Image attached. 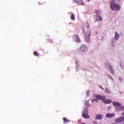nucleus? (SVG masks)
I'll return each instance as SVG.
<instances>
[{
    "instance_id": "f257e3e1",
    "label": "nucleus",
    "mask_w": 124,
    "mask_h": 124,
    "mask_svg": "<svg viewBox=\"0 0 124 124\" xmlns=\"http://www.w3.org/2000/svg\"><path fill=\"white\" fill-rule=\"evenodd\" d=\"M96 99L97 100H101L103 102V103H105V104H109V103L112 102L111 99H106V96L100 95H97L96 96Z\"/></svg>"
},
{
    "instance_id": "f03ea898",
    "label": "nucleus",
    "mask_w": 124,
    "mask_h": 124,
    "mask_svg": "<svg viewBox=\"0 0 124 124\" xmlns=\"http://www.w3.org/2000/svg\"><path fill=\"white\" fill-rule=\"evenodd\" d=\"M110 2V8L114 10V11H117V10H120L121 7L118 4H116V2L114 0H111Z\"/></svg>"
},
{
    "instance_id": "7ed1b4c3",
    "label": "nucleus",
    "mask_w": 124,
    "mask_h": 124,
    "mask_svg": "<svg viewBox=\"0 0 124 124\" xmlns=\"http://www.w3.org/2000/svg\"><path fill=\"white\" fill-rule=\"evenodd\" d=\"M88 51V47L85 45H82L79 49V54L86 53Z\"/></svg>"
},
{
    "instance_id": "20e7f679",
    "label": "nucleus",
    "mask_w": 124,
    "mask_h": 124,
    "mask_svg": "<svg viewBox=\"0 0 124 124\" xmlns=\"http://www.w3.org/2000/svg\"><path fill=\"white\" fill-rule=\"evenodd\" d=\"M85 37V40L87 42H91L90 37L91 36V31H88L86 33H84Z\"/></svg>"
},
{
    "instance_id": "39448f33",
    "label": "nucleus",
    "mask_w": 124,
    "mask_h": 124,
    "mask_svg": "<svg viewBox=\"0 0 124 124\" xmlns=\"http://www.w3.org/2000/svg\"><path fill=\"white\" fill-rule=\"evenodd\" d=\"M89 111L88 109H85L82 113V117L84 119H90V116L88 115Z\"/></svg>"
},
{
    "instance_id": "423d86ee",
    "label": "nucleus",
    "mask_w": 124,
    "mask_h": 124,
    "mask_svg": "<svg viewBox=\"0 0 124 124\" xmlns=\"http://www.w3.org/2000/svg\"><path fill=\"white\" fill-rule=\"evenodd\" d=\"M124 121V117H121L118 118H117L115 120L116 123H123Z\"/></svg>"
},
{
    "instance_id": "0eeeda50",
    "label": "nucleus",
    "mask_w": 124,
    "mask_h": 124,
    "mask_svg": "<svg viewBox=\"0 0 124 124\" xmlns=\"http://www.w3.org/2000/svg\"><path fill=\"white\" fill-rule=\"evenodd\" d=\"M73 38L75 40V41H76V42H80V38H79V37L78 36H77V35H75L73 36Z\"/></svg>"
},
{
    "instance_id": "6e6552de",
    "label": "nucleus",
    "mask_w": 124,
    "mask_h": 124,
    "mask_svg": "<svg viewBox=\"0 0 124 124\" xmlns=\"http://www.w3.org/2000/svg\"><path fill=\"white\" fill-rule=\"evenodd\" d=\"M115 116V114L114 113H107L106 114V118H113V117H114Z\"/></svg>"
},
{
    "instance_id": "1a4fd4ad",
    "label": "nucleus",
    "mask_w": 124,
    "mask_h": 124,
    "mask_svg": "<svg viewBox=\"0 0 124 124\" xmlns=\"http://www.w3.org/2000/svg\"><path fill=\"white\" fill-rule=\"evenodd\" d=\"M103 115L102 114H97L96 116L95 120H102Z\"/></svg>"
},
{
    "instance_id": "9d476101",
    "label": "nucleus",
    "mask_w": 124,
    "mask_h": 124,
    "mask_svg": "<svg viewBox=\"0 0 124 124\" xmlns=\"http://www.w3.org/2000/svg\"><path fill=\"white\" fill-rule=\"evenodd\" d=\"M115 39L116 40H118L119 38L120 37V35L117 32H115Z\"/></svg>"
},
{
    "instance_id": "9b49d317",
    "label": "nucleus",
    "mask_w": 124,
    "mask_h": 124,
    "mask_svg": "<svg viewBox=\"0 0 124 124\" xmlns=\"http://www.w3.org/2000/svg\"><path fill=\"white\" fill-rule=\"evenodd\" d=\"M63 121L64 124H67V123H69L70 122V120L67 119L66 117H63Z\"/></svg>"
},
{
    "instance_id": "f8f14e48",
    "label": "nucleus",
    "mask_w": 124,
    "mask_h": 124,
    "mask_svg": "<svg viewBox=\"0 0 124 124\" xmlns=\"http://www.w3.org/2000/svg\"><path fill=\"white\" fill-rule=\"evenodd\" d=\"M76 2H78V4H80V5H84V2H83V1L82 0H79V1L75 0Z\"/></svg>"
},
{
    "instance_id": "ddd939ff",
    "label": "nucleus",
    "mask_w": 124,
    "mask_h": 124,
    "mask_svg": "<svg viewBox=\"0 0 124 124\" xmlns=\"http://www.w3.org/2000/svg\"><path fill=\"white\" fill-rule=\"evenodd\" d=\"M113 104L114 106H121V105H122L121 103H118V102H113Z\"/></svg>"
},
{
    "instance_id": "4468645a",
    "label": "nucleus",
    "mask_w": 124,
    "mask_h": 124,
    "mask_svg": "<svg viewBox=\"0 0 124 124\" xmlns=\"http://www.w3.org/2000/svg\"><path fill=\"white\" fill-rule=\"evenodd\" d=\"M105 92L106 93L109 94L110 93H111V91L108 88H106L105 89Z\"/></svg>"
},
{
    "instance_id": "2eb2a0df",
    "label": "nucleus",
    "mask_w": 124,
    "mask_h": 124,
    "mask_svg": "<svg viewBox=\"0 0 124 124\" xmlns=\"http://www.w3.org/2000/svg\"><path fill=\"white\" fill-rule=\"evenodd\" d=\"M71 19L73 21H74L75 20V15H74V14H72L71 15Z\"/></svg>"
},
{
    "instance_id": "dca6fc26",
    "label": "nucleus",
    "mask_w": 124,
    "mask_h": 124,
    "mask_svg": "<svg viewBox=\"0 0 124 124\" xmlns=\"http://www.w3.org/2000/svg\"><path fill=\"white\" fill-rule=\"evenodd\" d=\"M109 67L111 73H112V74H114V70H113V68H112V66H111V65H109Z\"/></svg>"
},
{
    "instance_id": "f3484780",
    "label": "nucleus",
    "mask_w": 124,
    "mask_h": 124,
    "mask_svg": "<svg viewBox=\"0 0 124 124\" xmlns=\"http://www.w3.org/2000/svg\"><path fill=\"white\" fill-rule=\"evenodd\" d=\"M34 56H35L36 57H38L39 56V53H38L37 52L35 51L33 52Z\"/></svg>"
},
{
    "instance_id": "a211bd4d",
    "label": "nucleus",
    "mask_w": 124,
    "mask_h": 124,
    "mask_svg": "<svg viewBox=\"0 0 124 124\" xmlns=\"http://www.w3.org/2000/svg\"><path fill=\"white\" fill-rule=\"evenodd\" d=\"M85 105L87 107H90V106H91V105H90V104L89 103V102H86L85 103Z\"/></svg>"
},
{
    "instance_id": "6ab92c4d",
    "label": "nucleus",
    "mask_w": 124,
    "mask_h": 124,
    "mask_svg": "<svg viewBox=\"0 0 124 124\" xmlns=\"http://www.w3.org/2000/svg\"><path fill=\"white\" fill-rule=\"evenodd\" d=\"M85 27L87 28L90 27V24H89V23L86 22V23L85 24Z\"/></svg>"
},
{
    "instance_id": "aec40b11",
    "label": "nucleus",
    "mask_w": 124,
    "mask_h": 124,
    "mask_svg": "<svg viewBox=\"0 0 124 124\" xmlns=\"http://www.w3.org/2000/svg\"><path fill=\"white\" fill-rule=\"evenodd\" d=\"M98 18H99V20L100 21V22H101V21H102V18H101V17L98 16Z\"/></svg>"
},
{
    "instance_id": "412c9836",
    "label": "nucleus",
    "mask_w": 124,
    "mask_h": 124,
    "mask_svg": "<svg viewBox=\"0 0 124 124\" xmlns=\"http://www.w3.org/2000/svg\"><path fill=\"white\" fill-rule=\"evenodd\" d=\"M95 13L96 14H97V15H98V14H99L98 13V10H95Z\"/></svg>"
},
{
    "instance_id": "4be33fe9",
    "label": "nucleus",
    "mask_w": 124,
    "mask_h": 124,
    "mask_svg": "<svg viewBox=\"0 0 124 124\" xmlns=\"http://www.w3.org/2000/svg\"><path fill=\"white\" fill-rule=\"evenodd\" d=\"M100 89H102V90H103V91H104V88L103 87H102V86H99Z\"/></svg>"
},
{
    "instance_id": "5701e85b",
    "label": "nucleus",
    "mask_w": 124,
    "mask_h": 124,
    "mask_svg": "<svg viewBox=\"0 0 124 124\" xmlns=\"http://www.w3.org/2000/svg\"><path fill=\"white\" fill-rule=\"evenodd\" d=\"M92 101H93H93H97V102H98V101H97V100H96V99L93 100Z\"/></svg>"
},
{
    "instance_id": "b1692460",
    "label": "nucleus",
    "mask_w": 124,
    "mask_h": 124,
    "mask_svg": "<svg viewBox=\"0 0 124 124\" xmlns=\"http://www.w3.org/2000/svg\"><path fill=\"white\" fill-rule=\"evenodd\" d=\"M121 110H124V107H121Z\"/></svg>"
},
{
    "instance_id": "393cba45",
    "label": "nucleus",
    "mask_w": 124,
    "mask_h": 124,
    "mask_svg": "<svg viewBox=\"0 0 124 124\" xmlns=\"http://www.w3.org/2000/svg\"><path fill=\"white\" fill-rule=\"evenodd\" d=\"M87 94H90V92H87Z\"/></svg>"
},
{
    "instance_id": "a878e982",
    "label": "nucleus",
    "mask_w": 124,
    "mask_h": 124,
    "mask_svg": "<svg viewBox=\"0 0 124 124\" xmlns=\"http://www.w3.org/2000/svg\"><path fill=\"white\" fill-rule=\"evenodd\" d=\"M122 116H124V112H123V113L122 114Z\"/></svg>"
},
{
    "instance_id": "bb28decb",
    "label": "nucleus",
    "mask_w": 124,
    "mask_h": 124,
    "mask_svg": "<svg viewBox=\"0 0 124 124\" xmlns=\"http://www.w3.org/2000/svg\"><path fill=\"white\" fill-rule=\"evenodd\" d=\"M95 21H96V22H98V19H96V20H95Z\"/></svg>"
},
{
    "instance_id": "cd10ccee",
    "label": "nucleus",
    "mask_w": 124,
    "mask_h": 124,
    "mask_svg": "<svg viewBox=\"0 0 124 124\" xmlns=\"http://www.w3.org/2000/svg\"><path fill=\"white\" fill-rule=\"evenodd\" d=\"M93 124H97V123H96V122H94Z\"/></svg>"
},
{
    "instance_id": "c85d7f7f",
    "label": "nucleus",
    "mask_w": 124,
    "mask_h": 124,
    "mask_svg": "<svg viewBox=\"0 0 124 124\" xmlns=\"http://www.w3.org/2000/svg\"><path fill=\"white\" fill-rule=\"evenodd\" d=\"M90 0H88V2H89V1H90Z\"/></svg>"
},
{
    "instance_id": "c756f323",
    "label": "nucleus",
    "mask_w": 124,
    "mask_h": 124,
    "mask_svg": "<svg viewBox=\"0 0 124 124\" xmlns=\"http://www.w3.org/2000/svg\"><path fill=\"white\" fill-rule=\"evenodd\" d=\"M83 32H84V29H83Z\"/></svg>"
}]
</instances>
